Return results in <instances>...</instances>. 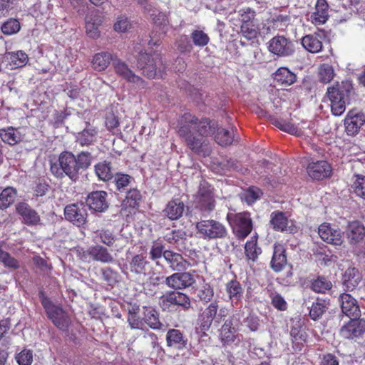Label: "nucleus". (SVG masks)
Segmentation results:
<instances>
[{"label":"nucleus","mask_w":365,"mask_h":365,"mask_svg":"<svg viewBox=\"0 0 365 365\" xmlns=\"http://www.w3.org/2000/svg\"><path fill=\"white\" fill-rule=\"evenodd\" d=\"M356 180L352 185L356 195L365 199V176L357 175Z\"/></svg>","instance_id":"nucleus-60"},{"label":"nucleus","mask_w":365,"mask_h":365,"mask_svg":"<svg viewBox=\"0 0 365 365\" xmlns=\"http://www.w3.org/2000/svg\"><path fill=\"white\" fill-rule=\"evenodd\" d=\"M245 252L248 260L256 261L258 255L261 253V249L257 245V237H252L251 240L247 241L245 246Z\"/></svg>","instance_id":"nucleus-46"},{"label":"nucleus","mask_w":365,"mask_h":365,"mask_svg":"<svg viewBox=\"0 0 365 365\" xmlns=\"http://www.w3.org/2000/svg\"><path fill=\"white\" fill-rule=\"evenodd\" d=\"M318 234L323 241L333 245L339 246L344 242L341 230L327 222H324L319 227Z\"/></svg>","instance_id":"nucleus-12"},{"label":"nucleus","mask_w":365,"mask_h":365,"mask_svg":"<svg viewBox=\"0 0 365 365\" xmlns=\"http://www.w3.org/2000/svg\"><path fill=\"white\" fill-rule=\"evenodd\" d=\"M165 259L173 271H185L190 266V263L180 254L171 250L165 253Z\"/></svg>","instance_id":"nucleus-24"},{"label":"nucleus","mask_w":365,"mask_h":365,"mask_svg":"<svg viewBox=\"0 0 365 365\" xmlns=\"http://www.w3.org/2000/svg\"><path fill=\"white\" fill-rule=\"evenodd\" d=\"M260 189L256 187H249L243 194L242 198L249 205L255 202L262 195Z\"/></svg>","instance_id":"nucleus-58"},{"label":"nucleus","mask_w":365,"mask_h":365,"mask_svg":"<svg viewBox=\"0 0 365 365\" xmlns=\"http://www.w3.org/2000/svg\"><path fill=\"white\" fill-rule=\"evenodd\" d=\"M236 331V329L228 327L227 324L222 325L220 336L224 345H230L235 341L237 336L235 334V332Z\"/></svg>","instance_id":"nucleus-54"},{"label":"nucleus","mask_w":365,"mask_h":365,"mask_svg":"<svg viewBox=\"0 0 365 365\" xmlns=\"http://www.w3.org/2000/svg\"><path fill=\"white\" fill-rule=\"evenodd\" d=\"M241 34L247 40H252L255 38L259 34L258 22L240 26Z\"/></svg>","instance_id":"nucleus-56"},{"label":"nucleus","mask_w":365,"mask_h":365,"mask_svg":"<svg viewBox=\"0 0 365 365\" xmlns=\"http://www.w3.org/2000/svg\"><path fill=\"white\" fill-rule=\"evenodd\" d=\"M364 124L365 115L354 110H350L344 119L346 133L351 136L356 135Z\"/></svg>","instance_id":"nucleus-15"},{"label":"nucleus","mask_w":365,"mask_h":365,"mask_svg":"<svg viewBox=\"0 0 365 365\" xmlns=\"http://www.w3.org/2000/svg\"><path fill=\"white\" fill-rule=\"evenodd\" d=\"M160 63V59L151 57L147 53H140L138 58V67L143 70V73L149 78L157 76V68Z\"/></svg>","instance_id":"nucleus-14"},{"label":"nucleus","mask_w":365,"mask_h":365,"mask_svg":"<svg viewBox=\"0 0 365 365\" xmlns=\"http://www.w3.org/2000/svg\"><path fill=\"white\" fill-rule=\"evenodd\" d=\"M190 38L195 46L204 47L208 44L210 38L208 35L202 30L195 29L190 34Z\"/></svg>","instance_id":"nucleus-50"},{"label":"nucleus","mask_w":365,"mask_h":365,"mask_svg":"<svg viewBox=\"0 0 365 365\" xmlns=\"http://www.w3.org/2000/svg\"><path fill=\"white\" fill-rule=\"evenodd\" d=\"M270 225L274 230L283 232L287 227L288 219L282 212H273L270 215Z\"/></svg>","instance_id":"nucleus-41"},{"label":"nucleus","mask_w":365,"mask_h":365,"mask_svg":"<svg viewBox=\"0 0 365 365\" xmlns=\"http://www.w3.org/2000/svg\"><path fill=\"white\" fill-rule=\"evenodd\" d=\"M329 302L323 299L317 298L316 302H313L310 311L309 316L312 319H319L328 309Z\"/></svg>","instance_id":"nucleus-42"},{"label":"nucleus","mask_w":365,"mask_h":365,"mask_svg":"<svg viewBox=\"0 0 365 365\" xmlns=\"http://www.w3.org/2000/svg\"><path fill=\"white\" fill-rule=\"evenodd\" d=\"M107 192L105 191H94L86 198V207L96 212H103L108 207Z\"/></svg>","instance_id":"nucleus-19"},{"label":"nucleus","mask_w":365,"mask_h":365,"mask_svg":"<svg viewBox=\"0 0 365 365\" xmlns=\"http://www.w3.org/2000/svg\"><path fill=\"white\" fill-rule=\"evenodd\" d=\"M101 23V16L91 14L86 18V29L87 35L93 38L99 36L98 26Z\"/></svg>","instance_id":"nucleus-38"},{"label":"nucleus","mask_w":365,"mask_h":365,"mask_svg":"<svg viewBox=\"0 0 365 365\" xmlns=\"http://www.w3.org/2000/svg\"><path fill=\"white\" fill-rule=\"evenodd\" d=\"M143 321L151 329L165 330V326L160 321L159 313L152 307H143Z\"/></svg>","instance_id":"nucleus-25"},{"label":"nucleus","mask_w":365,"mask_h":365,"mask_svg":"<svg viewBox=\"0 0 365 365\" xmlns=\"http://www.w3.org/2000/svg\"><path fill=\"white\" fill-rule=\"evenodd\" d=\"M16 212L23 219V222L29 225H36L40 222V216L25 202H19L16 207Z\"/></svg>","instance_id":"nucleus-22"},{"label":"nucleus","mask_w":365,"mask_h":365,"mask_svg":"<svg viewBox=\"0 0 365 365\" xmlns=\"http://www.w3.org/2000/svg\"><path fill=\"white\" fill-rule=\"evenodd\" d=\"M361 279L358 270L354 267H349L344 274L343 284L347 291H352L359 284Z\"/></svg>","instance_id":"nucleus-33"},{"label":"nucleus","mask_w":365,"mask_h":365,"mask_svg":"<svg viewBox=\"0 0 365 365\" xmlns=\"http://www.w3.org/2000/svg\"><path fill=\"white\" fill-rule=\"evenodd\" d=\"M227 218L232 226L234 234L238 239H245L252 232L253 225L249 212H239L232 217L227 215Z\"/></svg>","instance_id":"nucleus-5"},{"label":"nucleus","mask_w":365,"mask_h":365,"mask_svg":"<svg viewBox=\"0 0 365 365\" xmlns=\"http://www.w3.org/2000/svg\"><path fill=\"white\" fill-rule=\"evenodd\" d=\"M0 263L4 267L11 269H17L20 267L19 262L12 257L9 252L2 250L0 246Z\"/></svg>","instance_id":"nucleus-48"},{"label":"nucleus","mask_w":365,"mask_h":365,"mask_svg":"<svg viewBox=\"0 0 365 365\" xmlns=\"http://www.w3.org/2000/svg\"><path fill=\"white\" fill-rule=\"evenodd\" d=\"M16 197V190L11 187L5 188L0 194V209H6L11 205Z\"/></svg>","instance_id":"nucleus-47"},{"label":"nucleus","mask_w":365,"mask_h":365,"mask_svg":"<svg viewBox=\"0 0 365 365\" xmlns=\"http://www.w3.org/2000/svg\"><path fill=\"white\" fill-rule=\"evenodd\" d=\"M0 137L4 143L11 145H14L23 140L20 131L13 127L0 130Z\"/></svg>","instance_id":"nucleus-34"},{"label":"nucleus","mask_w":365,"mask_h":365,"mask_svg":"<svg viewBox=\"0 0 365 365\" xmlns=\"http://www.w3.org/2000/svg\"><path fill=\"white\" fill-rule=\"evenodd\" d=\"M88 256L92 258L93 260L103 263H112L114 261L113 256L108 250L98 245L88 247L86 251L83 252L81 258L86 260Z\"/></svg>","instance_id":"nucleus-18"},{"label":"nucleus","mask_w":365,"mask_h":365,"mask_svg":"<svg viewBox=\"0 0 365 365\" xmlns=\"http://www.w3.org/2000/svg\"><path fill=\"white\" fill-rule=\"evenodd\" d=\"M196 227L205 239L223 238L227 234L225 225L214 220H201L197 223Z\"/></svg>","instance_id":"nucleus-6"},{"label":"nucleus","mask_w":365,"mask_h":365,"mask_svg":"<svg viewBox=\"0 0 365 365\" xmlns=\"http://www.w3.org/2000/svg\"><path fill=\"white\" fill-rule=\"evenodd\" d=\"M286 250L282 244H275L273 256L270 262L271 268L276 272H280L287 264Z\"/></svg>","instance_id":"nucleus-23"},{"label":"nucleus","mask_w":365,"mask_h":365,"mask_svg":"<svg viewBox=\"0 0 365 365\" xmlns=\"http://www.w3.org/2000/svg\"><path fill=\"white\" fill-rule=\"evenodd\" d=\"M346 236L349 243H359L365 236L364 226L359 221L350 222L347 226Z\"/></svg>","instance_id":"nucleus-26"},{"label":"nucleus","mask_w":365,"mask_h":365,"mask_svg":"<svg viewBox=\"0 0 365 365\" xmlns=\"http://www.w3.org/2000/svg\"><path fill=\"white\" fill-rule=\"evenodd\" d=\"M40 298L48 317L53 324L59 329L67 330L71 320L66 312L62 307L53 304L48 297L44 296L42 292H40Z\"/></svg>","instance_id":"nucleus-4"},{"label":"nucleus","mask_w":365,"mask_h":365,"mask_svg":"<svg viewBox=\"0 0 365 365\" xmlns=\"http://www.w3.org/2000/svg\"><path fill=\"white\" fill-rule=\"evenodd\" d=\"M160 304L163 310L170 309L172 305L181 307L185 310H188L191 307L188 296L180 292H171L162 296Z\"/></svg>","instance_id":"nucleus-9"},{"label":"nucleus","mask_w":365,"mask_h":365,"mask_svg":"<svg viewBox=\"0 0 365 365\" xmlns=\"http://www.w3.org/2000/svg\"><path fill=\"white\" fill-rule=\"evenodd\" d=\"M133 178L126 174L116 173L114 182L116 186L117 190L119 192H123L125 188L130 184Z\"/></svg>","instance_id":"nucleus-57"},{"label":"nucleus","mask_w":365,"mask_h":365,"mask_svg":"<svg viewBox=\"0 0 365 365\" xmlns=\"http://www.w3.org/2000/svg\"><path fill=\"white\" fill-rule=\"evenodd\" d=\"M113 66L115 72L128 82L135 84L139 88L145 87V81L140 76L135 75L123 61L115 58L113 61Z\"/></svg>","instance_id":"nucleus-11"},{"label":"nucleus","mask_w":365,"mask_h":365,"mask_svg":"<svg viewBox=\"0 0 365 365\" xmlns=\"http://www.w3.org/2000/svg\"><path fill=\"white\" fill-rule=\"evenodd\" d=\"M21 29L19 21L16 19H9L1 26V31L5 35H13L19 31Z\"/></svg>","instance_id":"nucleus-52"},{"label":"nucleus","mask_w":365,"mask_h":365,"mask_svg":"<svg viewBox=\"0 0 365 365\" xmlns=\"http://www.w3.org/2000/svg\"><path fill=\"white\" fill-rule=\"evenodd\" d=\"M272 123L277 128L290 134L299 135L300 133L297 127L282 118H274L272 119Z\"/></svg>","instance_id":"nucleus-49"},{"label":"nucleus","mask_w":365,"mask_h":365,"mask_svg":"<svg viewBox=\"0 0 365 365\" xmlns=\"http://www.w3.org/2000/svg\"><path fill=\"white\" fill-rule=\"evenodd\" d=\"M6 56L9 61L10 65L14 68L22 67L25 66L29 61L27 54L22 51L9 52L6 54Z\"/></svg>","instance_id":"nucleus-44"},{"label":"nucleus","mask_w":365,"mask_h":365,"mask_svg":"<svg viewBox=\"0 0 365 365\" xmlns=\"http://www.w3.org/2000/svg\"><path fill=\"white\" fill-rule=\"evenodd\" d=\"M226 291L232 301H240L243 294V289L240 283L236 280H231L226 284Z\"/></svg>","instance_id":"nucleus-45"},{"label":"nucleus","mask_w":365,"mask_h":365,"mask_svg":"<svg viewBox=\"0 0 365 365\" xmlns=\"http://www.w3.org/2000/svg\"><path fill=\"white\" fill-rule=\"evenodd\" d=\"M130 272L137 274H147L150 272L151 267L150 262L146 259V257L141 254L135 255L129 262Z\"/></svg>","instance_id":"nucleus-27"},{"label":"nucleus","mask_w":365,"mask_h":365,"mask_svg":"<svg viewBox=\"0 0 365 365\" xmlns=\"http://www.w3.org/2000/svg\"><path fill=\"white\" fill-rule=\"evenodd\" d=\"M113 169L110 162L103 161L95 165V173L103 181H108L113 177Z\"/></svg>","instance_id":"nucleus-40"},{"label":"nucleus","mask_w":365,"mask_h":365,"mask_svg":"<svg viewBox=\"0 0 365 365\" xmlns=\"http://www.w3.org/2000/svg\"><path fill=\"white\" fill-rule=\"evenodd\" d=\"M272 306L278 310L285 311L287 309V303L284 297L278 293L270 295Z\"/></svg>","instance_id":"nucleus-63"},{"label":"nucleus","mask_w":365,"mask_h":365,"mask_svg":"<svg viewBox=\"0 0 365 365\" xmlns=\"http://www.w3.org/2000/svg\"><path fill=\"white\" fill-rule=\"evenodd\" d=\"M331 287V282L324 277H317L311 285L312 289L318 293L325 292L326 290H329Z\"/></svg>","instance_id":"nucleus-51"},{"label":"nucleus","mask_w":365,"mask_h":365,"mask_svg":"<svg viewBox=\"0 0 365 365\" xmlns=\"http://www.w3.org/2000/svg\"><path fill=\"white\" fill-rule=\"evenodd\" d=\"M352 85L349 81L336 83L327 90V96L331 102V113L335 116H340L346 109V101Z\"/></svg>","instance_id":"nucleus-3"},{"label":"nucleus","mask_w":365,"mask_h":365,"mask_svg":"<svg viewBox=\"0 0 365 365\" xmlns=\"http://www.w3.org/2000/svg\"><path fill=\"white\" fill-rule=\"evenodd\" d=\"M217 127L215 121L207 118L199 120L190 113H185L180 120L178 133L190 150L205 157L212 151L206 137L213 135Z\"/></svg>","instance_id":"nucleus-1"},{"label":"nucleus","mask_w":365,"mask_h":365,"mask_svg":"<svg viewBox=\"0 0 365 365\" xmlns=\"http://www.w3.org/2000/svg\"><path fill=\"white\" fill-rule=\"evenodd\" d=\"M239 13L241 25H247L258 22L256 19L255 11L250 8L241 9Z\"/></svg>","instance_id":"nucleus-53"},{"label":"nucleus","mask_w":365,"mask_h":365,"mask_svg":"<svg viewBox=\"0 0 365 365\" xmlns=\"http://www.w3.org/2000/svg\"><path fill=\"white\" fill-rule=\"evenodd\" d=\"M185 211V205L179 199L171 200L164 210L165 215L170 220H178L182 217Z\"/></svg>","instance_id":"nucleus-32"},{"label":"nucleus","mask_w":365,"mask_h":365,"mask_svg":"<svg viewBox=\"0 0 365 365\" xmlns=\"http://www.w3.org/2000/svg\"><path fill=\"white\" fill-rule=\"evenodd\" d=\"M64 215L66 220L74 225L81 227L87 222V207L83 202L68 205L64 208Z\"/></svg>","instance_id":"nucleus-7"},{"label":"nucleus","mask_w":365,"mask_h":365,"mask_svg":"<svg viewBox=\"0 0 365 365\" xmlns=\"http://www.w3.org/2000/svg\"><path fill=\"white\" fill-rule=\"evenodd\" d=\"M167 344L170 347L177 349H182L187 345V339H185L183 334L178 329H170L166 334Z\"/></svg>","instance_id":"nucleus-28"},{"label":"nucleus","mask_w":365,"mask_h":365,"mask_svg":"<svg viewBox=\"0 0 365 365\" xmlns=\"http://www.w3.org/2000/svg\"><path fill=\"white\" fill-rule=\"evenodd\" d=\"M215 139L219 145L227 146L232 143L233 136H232L229 130L224 128H218Z\"/></svg>","instance_id":"nucleus-55"},{"label":"nucleus","mask_w":365,"mask_h":365,"mask_svg":"<svg viewBox=\"0 0 365 365\" xmlns=\"http://www.w3.org/2000/svg\"><path fill=\"white\" fill-rule=\"evenodd\" d=\"M168 250H165V246L163 245L160 242H155L150 250V257L153 260H157L162 257L165 258V253L167 252Z\"/></svg>","instance_id":"nucleus-61"},{"label":"nucleus","mask_w":365,"mask_h":365,"mask_svg":"<svg viewBox=\"0 0 365 365\" xmlns=\"http://www.w3.org/2000/svg\"><path fill=\"white\" fill-rule=\"evenodd\" d=\"M214 292L213 289L209 285V284H205L203 285L198 291L197 297L199 299L204 302L207 303L210 302L212 298L213 297Z\"/></svg>","instance_id":"nucleus-64"},{"label":"nucleus","mask_w":365,"mask_h":365,"mask_svg":"<svg viewBox=\"0 0 365 365\" xmlns=\"http://www.w3.org/2000/svg\"><path fill=\"white\" fill-rule=\"evenodd\" d=\"M328 4L326 0H318L316 4V11L312 14L313 20L317 24H324L328 19Z\"/></svg>","instance_id":"nucleus-39"},{"label":"nucleus","mask_w":365,"mask_h":365,"mask_svg":"<svg viewBox=\"0 0 365 365\" xmlns=\"http://www.w3.org/2000/svg\"><path fill=\"white\" fill-rule=\"evenodd\" d=\"M98 130L88 125L81 132L78 133L76 141L81 146H88L96 141Z\"/></svg>","instance_id":"nucleus-31"},{"label":"nucleus","mask_w":365,"mask_h":365,"mask_svg":"<svg viewBox=\"0 0 365 365\" xmlns=\"http://www.w3.org/2000/svg\"><path fill=\"white\" fill-rule=\"evenodd\" d=\"M113 61L112 55L108 52H101L96 53L91 61L92 67L94 70L102 71L106 70L111 61Z\"/></svg>","instance_id":"nucleus-35"},{"label":"nucleus","mask_w":365,"mask_h":365,"mask_svg":"<svg viewBox=\"0 0 365 365\" xmlns=\"http://www.w3.org/2000/svg\"><path fill=\"white\" fill-rule=\"evenodd\" d=\"M163 238L169 244L173 245L176 247L180 249L185 247L186 233L182 230H170L168 229Z\"/></svg>","instance_id":"nucleus-30"},{"label":"nucleus","mask_w":365,"mask_h":365,"mask_svg":"<svg viewBox=\"0 0 365 365\" xmlns=\"http://www.w3.org/2000/svg\"><path fill=\"white\" fill-rule=\"evenodd\" d=\"M268 49L277 56L286 57L294 53V45L289 38L284 36H276L269 41Z\"/></svg>","instance_id":"nucleus-8"},{"label":"nucleus","mask_w":365,"mask_h":365,"mask_svg":"<svg viewBox=\"0 0 365 365\" xmlns=\"http://www.w3.org/2000/svg\"><path fill=\"white\" fill-rule=\"evenodd\" d=\"M16 359L19 365H31L33 361V352L29 349H24L16 356Z\"/></svg>","instance_id":"nucleus-62"},{"label":"nucleus","mask_w":365,"mask_h":365,"mask_svg":"<svg viewBox=\"0 0 365 365\" xmlns=\"http://www.w3.org/2000/svg\"><path fill=\"white\" fill-rule=\"evenodd\" d=\"M365 331V320L350 318V321L340 329V334L345 339H354L361 336Z\"/></svg>","instance_id":"nucleus-16"},{"label":"nucleus","mask_w":365,"mask_h":365,"mask_svg":"<svg viewBox=\"0 0 365 365\" xmlns=\"http://www.w3.org/2000/svg\"><path fill=\"white\" fill-rule=\"evenodd\" d=\"M218 302L214 301L198 317V324L202 330H208L217 316Z\"/></svg>","instance_id":"nucleus-21"},{"label":"nucleus","mask_w":365,"mask_h":365,"mask_svg":"<svg viewBox=\"0 0 365 365\" xmlns=\"http://www.w3.org/2000/svg\"><path fill=\"white\" fill-rule=\"evenodd\" d=\"M102 279L107 285L114 287L120 279V274L110 267H103L100 269Z\"/></svg>","instance_id":"nucleus-43"},{"label":"nucleus","mask_w":365,"mask_h":365,"mask_svg":"<svg viewBox=\"0 0 365 365\" xmlns=\"http://www.w3.org/2000/svg\"><path fill=\"white\" fill-rule=\"evenodd\" d=\"M275 81L282 86H288L296 81V76L287 68H279L274 74Z\"/></svg>","instance_id":"nucleus-36"},{"label":"nucleus","mask_w":365,"mask_h":365,"mask_svg":"<svg viewBox=\"0 0 365 365\" xmlns=\"http://www.w3.org/2000/svg\"><path fill=\"white\" fill-rule=\"evenodd\" d=\"M196 202L200 210L210 212L215 207V200L210 185L206 182H202L196 196Z\"/></svg>","instance_id":"nucleus-10"},{"label":"nucleus","mask_w":365,"mask_h":365,"mask_svg":"<svg viewBox=\"0 0 365 365\" xmlns=\"http://www.w3.org/2000/svg\"><path fill=\"white\" fill-rule=\"evenodd\" d=\"M307 173L314 180H320L330 175L331 168L330 165L324 160L313 162L307 166Z\"/></svg>","instance_id":"nucleus-20"},{"label":"nucleus","mask_w":365,"mask_h":365,"mask_svg":"<svg viewBox=\"0 0 365 365\" xmlns=\"http://www.w3.org/2000/svg\"><path fill=\"white\" fill-rule=\"evenodd\" d=\"M319 79L324 83H329L334 76V68L329 64H324L319 68Z\"/></svg>","instance_id":"nucleus-59"},{"label":"nucleus","mask_w":365,"mask_h":365,"mask_svg":"<svg viewBox=\"0 0 365 365\" xmlns=\"http://www.w3.org/2000/svg\"><path fill=\"white\" fill-rule=\"evenodd\" d=\"M341 312L349 318H358L361 314L357 301L349 294L343 293L339 297Z\"/></svg>","instance_id":"nucleus-17"},{"label":"nucleus","mask_w":365,"mask_h":365,"mask_svg":"<svg viewBox=\"0 0 365 365\" xmlns=\"http://www.w3.org/2000/svg\"><path fill=\"white\" fill-rule=\"evenodd\" d=\"M195 282L194 275L190 272H178L165 278V284L173 289H182Z\"/></svg>","instance_id":"nucleus-13"},{"label":"nucleus","mask_w":365,"mask_h":365,"mask_svg":"<svg viewBox=\"0 0 365 365\" xmlns=\"http://www.w3.org/2000/svg\"><path fill=\"white\" fill-rule=\"evenodd\" d=\"M322 36L320 34H314L306 35L302 38L303 47L311 53H318L322 48Z\"/></svg>","instance_id":"nucleus-29"},{"label":"nucleus","mask_w":365,"mask_h":365,"mask_svg":"<svg viewBox=\"0 0 365 365\" xmlns=\"http://www.w3.org/2000/svg\"><path fill=\"white\" fill-rule=\"evenodd\" d=\"M141 199L142 195L138 189H130L126 193L125 198L122 202V208H138Z\"/></svg>","instance_id":"nucleus-37"},{"label":"nucleus","mask_w":365,"mask_h":365,"mask_svg":"<svg viewBox=\"0 0 365 365\" xmlns=\"http://www.w3.org/2000/svg\"><path fill=\"white\" fill-rule=\"evenodd\" d=\"M91 155L87 152H81L77 156L72 153H61L57 161L51 163V173L59 179L66 176L71 181L76 182L79 178L80 170L87 169L91 165Z\"/></svg>","instance_id":"nucleus-2"}]
</instances>
